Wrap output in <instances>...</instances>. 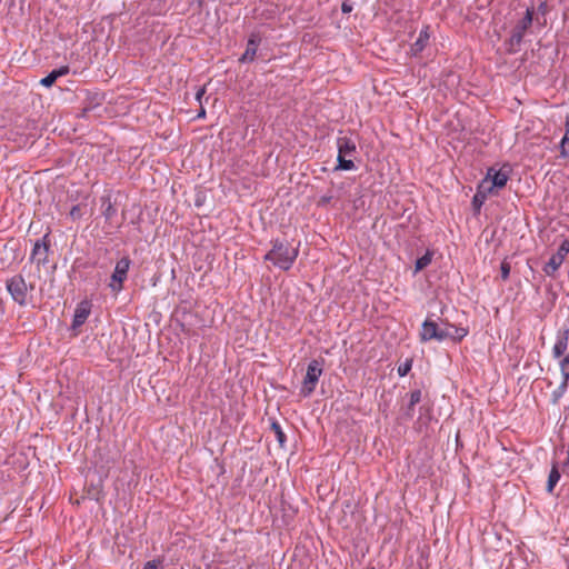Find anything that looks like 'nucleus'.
<instances>
[{"label":"nucleus","instance_id":"obj_33","mask_svg":"<svg viewBox=\"0 0 569 569\" xmlns=\"http://www.w3.org/2000/svg\"><path fill=\"white\" fill-rule=\"evenodd\" d=\"M567 126H569V123H568V122H567ZM563 138H569V127L567 128V130H566V133H565Z\"/></svg>","mask_w":569,"mask_h":569},{"label":"nucleus","instance_id":"obj_26","mask_svg":"<svg viewBox=\"0 0 569 569\" xmlns=\"http://www.w3.org/2000/svg\"><path fill=\"white\" fill-rule=\"evenodd\" d=\"M69 216L73 220L80 219L82 217L81 206L80 204L73 206L69 212Z\"/></svg>","mask_w":569,"mask_h":569},{"label":"nucleus","instance_id":"obj_1","mask_svg":"<svg viewBox=\"0 0 569 569\" xmlns=\"http://www.w3.org/2000/svg\"><path fill=\"white\" fill-rule=\"evenodd\" d=\"M297 256L298 248L290 246L288 242L277 240L264 259L271 261L282 270H288L291 268Z\"/></svg>","mask_w":569,"mask_h":569},{"label":"nucleus","instance_id":"obj_11","mask_svg":"<svg viewBox=\"0 0 569 569\" xmlns=\"http://www.w3.org/2000/svg\"><path fill=\"white\" fill-rule=\"evenodd\" d=\"M70 71L68 66H62L59 69L52 70L47 77L40 80V84L43 87H51L58 78L68 74Z\"/></svg>","mask_w":569,"mask_h":569},{"label":"nucleus","instance_id":"obj_8","mask_svg":"<svg viewBox=\"0 0 569 569\" xmlns=\"http://www.w3.org/2000/svg\"><path fill=\"white\" fill-rule=\"evenodd\" d=\"M509 177L507 172L502 170H493L490 169L487 178L485 180L489 181V184H487V191L492 192L493 188H503L508 181Z\"/></svg>","mask_w":569,"mask_h":569},{"label":"nucleus","instance_id":"obj_15","mask_svg":"<svg viewBox=\"0 0 569 569\" xmlns=\"http://www.w3.org/2000/svg\"><path fill=\"white\" fill-rule=\"evenodd\" d=\"M428 41H429V34H428L427 30L420 31L418 39L411 46L412 54L420 53L426 48Z\"/></svg>","mask_w":569,"mask_h":569},{"label":"nucleus","instance_id":"obj_19","mask_svg":"<svg viewBox=\"0 0 569 569\" xmlns=\"http://www.w3.org/2000/svg\"><path fill=\"white\" fill-rule=\"evenodd\" d=\"M560 479V473L558 471L557 466H553L550 470L547 483V491L551 493L553 491L555 486L558 483Z\"/></svg>","mask_w":569,"mask_h":569},{"label":"nucleus","instance_id":"obj_16","mask_svg":"<svg viewBox=\"0 0 569 569\" xmlns=\"http://www.w3.org/2000/svg\"><path fill=\"white\" fill-rule=\"evenodd\" d=\"M562 262L563 261L561 260L560 257L552 254L551 258L549 259V261L545 264L543 271L548 276H551L559 269V267L562 264Z\"/></svg>","mask_w":569,"mask_h":569},{"label":"nucleus","instance_id":"obj_3","mask_svg":"<svg viewBox=\"0 0 569 569\" xmlns=\"http://www.w3.org/2000/svg\"><path fill=\"white\" fill-rule=\"evenodd\" d=\"M321 375H322L321 362L317 359H313L308 365L307 373L303 379V383H302V388H301V392L305 397H308L313 392Z\"/></svg>","mask_w":569,"mask_h":569},{"label":"nucleus","instance_id":"obj_4","mask_svg":"<svg viewBox=\"0 0 569 569\" xmlns=\"http://www.w3.org/2000/svg\"><path fill=\"white\" fill-rule=\"evenodd\" d=\"M7 289L16 302L21 306L27 303L29 287L21 276H14L9 279L7 281ZM32 289L33 287L30 286V290Z\"/></svg>","mask_w":569,"mask_h":569},{"label":"nucleus","instance_id":"obj_10","mask_svg":"<svg viewBox=\"0 0 569 569\" xmlns=\"http://www.w3.org/2000/svg\"><path fill=\"white\" fill-rule=\"evenodd\" d=\"M569 330H565L557 336V341L552 348L555 358H560L568 349Z\"/></svg>","mask_w":569,"mask_h":569},{"label":"nucleus","instance_id":"obj_28","mask_svg":"<svg viewBox=\"0 0 569 569\" xmlns=\"http://www.w3.org/2000/svg\"><path fill=\"white\" fill-rule=\"evenodd\" d=\"M561 154L569 157V138H562L561 140Z\"/></svg>","mask_w":569,"mask_h":569},{"label":"nucleus","instance_id":"obj_2","mask_svg":"<svg viewBox=\"0 0 569 569\" xmlns=\"http://www.w3.org/2000/svg\"><path fill=\"white\" fill-rule=\"evenodd\" d=\"M338 147V164L336 170H353V158L357 153V147L352 139L348 137H340L337 140Z\"/></svg>","mask_w":569,"mask_h":569},{"label":"nucleus","instance_id":"obj_18","mask_svg":"<svg viewBox=\"0 0 569 569\" xmlns=\"http://www.w3.org/2000/svg\"><path fill=\"white\" fill-rule=\"evenodd\" d=\"M257 48H258V43L253 39H250L248 41L247 49L240 60L241 61H252L254 59Z\"/></svg>","mask_w":569,"mask_h":569},{"label":"nucleus","instance_id":"obj_29","mask_svg":"<svg viewBox=\"0 0 569 569\" xmlns=\"http://www.w3.org/2000/svg\"><path fill=\"white\" fill-rule=\"evenodd\" d=\"M341 10L343 13H349L352 11V4L349 2H343L341 6Z\"/></svg>","mask_w":569,"mask_h":569},{"label":"nucleus","instance_id":"obj_31","mask_svg":"<svg viewBox=\"0 0 569 569\" xmlns=\"http://www.w3.org/2000/svg\"><path fill=\"white\" fill-rule=\"evenodd\" d=\"M563 395H565V392L561 393L560 386H559L558 389L553 392L555 400H557L559 397H561Z\"/></svg>","mask_w":569,"mask_h":569},{"label":"nucleus","instance_id":"obj_9","mask_svg":"<svg viewBox=\"0 0 569 569\" xmlns=\"http://www.w3.org/2000/svg\"><path fill=\"white\" fill-rule=\"evenodd\" d=\"M90 315V303L88 301L80 302L76 310L72 321V327L77 328L82 326Z\"/></svg>","mask_w":569,"mask_h":569},{"label":"nucleus","instance_id":"obj_32","mask_svg":"<svg viewBox=\"0 0 569 569\" xmlns=\"http://www.w3.org/2000/svg\"><path fill=\"white\" fill-rule=\"evenodd\" d=\"M203 93H204V89L199 90L197 92V99L200 100Z\"/></svg>","mask_w":569,"mask_h":569},{"label":"nucleus","instance_id":"obj_20","mask_svg":"<svg viewBox=\"0 0 569 569\" xmlns=\"http://www.w3.org/2000/svg\"><path fill=\"white\" fill-rule=\"evenodd\" d=\"M431 253L427 252L426 254H423L422 257H420L419 259H417L416 261V272H419L421 271L422 269H425L427 266L430 264L431 262Z\"/></svg>","mask_w":569,"mask_h":569},{"label":"nucleus","instance_id":"obj_24","mask_svg":"<svg viewBox=\"0 0 569 569\" xmlns=\"http://www.w3.org/2000/svg\"><path fill=\"white\" fill-rule=\"evenodd\" d=\"M412 361L406 360L403 363H401L397 371L400 377H405L410 370H411Z\"/></svg>","mask_w":569,"mask_h":569},{"label":"nucleus","instance_id":"obj_21","mask_svg":"<svg viewBox=\"0 0 569 569\" xmlns=\"http://www.w3.org/2000/svg\"><path fill=\"white\" fill-rule=\"evenodd\" d=\"M420 400H421V391L420 390H413L410 393V403H409V408H408V416H410V417L412 416L413 406L419 403Z\"/></svg>","mask_w":569,"mask_h":569},{"label":"nucleus","instance_id":"obj_34","mask_svg":"<svg viewBox=\"0 0 569 569\" xmlns=\"http://www.w3.org/2000/svg\"><path fill=\"white\" fill-rule=\"evenodd\" d=\"M203 116H204V110L202 109V110L199 112L198 117H203Z\"/></svg>","mask_w":569,"mask_h":569},{"label":"nucleus","instance_id":"obj_35","mask_svg":"<svg viewBox=\"0 0 569 569\" xmlns=\"http://www.w3.org/2000/svg\"><path fill=\"white\" fill-rule=\"evenodd\" d=\"M199 6H202L203 0H196Z\"/></svg>","mask_w":569,"mask_h":569},{"label":"nucleus","instance_id":"obj_30","mask_svg":"<svg viewBox=\"0 0 569 569\" xmlns=\"http://www.w3.org/2000/svg\"><path fill=\"white\" fill-rule=\"evenodd\" d=\"M143 569H158V566L154 561H148Z\"/></svg>","mask_w":569,"mask_h":569},{"label":"nucleus","instance_id":"obj_23","mask_svg":"<svg viewBox=\"0 0 569 569\" xmlns=\"http://www.w3.org/2000/svg\"><path fill=\"white\" fill-rule=\"evenodd\" d=\"M569 253V241L565 240L558 248L557 253H555L557 257H560L561 260H565V257Z\"/></svg>","mask_w":569,"mask_h":569},{"label":"nucleus","instance_id":"obj_14","mask_svg":"<svg viewBox=\"0 0 569 569\" xmlns=\"http://www.w3.org/2000/svg\"><path fill=\"white\" fill-rule=\"evenodd\" d=\"M560 371L562 376V381L560 383L561 393L567 391L568 382H569V351L562 360L560 361Z\"/></svg>","mask_w":569,"mask_h":569},{"label":"nucleus","instance_id":"obj_25","mask_svg":"<svg viewBox=\"0 0 569 569\" xmlns=\"http://www.w3.org/2000/svg\"><path fill=\"white\" fill-rule=\"evenodd\" d=\"M117 213V209L112 206L110 201H107V206L103 210V214L107 219H111Z\"/></svg>","mask_w":569,"mask_h":569},{"label":"nucleus","instance_id":"obj_7","mask_svg":"<svg viewBox=\"0 0 569 569\" xmlns=\"http://www.w3.org/2000/svg\"><path fill=\"white\" fill-rule=\"evenodd\" d=\"M532 16H533V9L528 8L525 17L517 23V26L512 30V33L510 37L511 43L519 44L522 41V38H523L526 31L532 24Z\"/></svg>","mask_w":569,"mask_h":569},{"label":"nucleus","instance_id":"obj_6","mask_svg":"<svg viewBox=\"0 0 569 569\" xmlns=\"http://www.w3.org/2000/svg\"><path fill=\"white\" fill-rule=\"evenodd\" d=\"M130 263H131V261L127 257L121 258L117 262L114 271L111 276V282L109 284L112 291L119 292L122 289V283L127 278V273L129 271Z\"/></svg>","mask_w":569,"mask_h":569},{"label":"nucleus","instance_id":"obj_5","mask_svg":"<svg viewBox=\"0 0 569 569\" xmlns=\"http://www.w3.org/2000/svg\"><path fill=\"white\" fill-rule=\"evenodd\" d=\"M450 336L449 329L443 327H439L437 322L426 319L422 323V328L420 331V339L421 341H429V340H438L442 341L448 339Z\"/></svg>","mask_w":569,"mask_h":569},{"label":"nucleus","instance_id":"obj_12","mask_svg":"<svg viewBox=\"0 0 569 569\" xmlns=\"http://www.w3.org/2000/svg\"><path fill=\"white\" fill-rule=\"evenodd\" d=\"M487 184H489V181L483 180L480 183L476 194L472 198V204L477 210L480 209V207L483 204L485 200L487 199V196L490 193L487 191Z\"/></svg>","mask_w":569,"mask_h":569},{"label":"nucleus","instance_id":"obj_22","mask_svg":"<svg viewBox=\"0 0 569 569\" xmlns=\"http://www.w3.org/2000/svg\"><path fill=\"white\" fill-rule=\"evenodd\" d=\"M271 429L274 431V435L277 437V440L278 442L280 443V446L282 447L284 441H286V435L284 432L282 431L280 425L276 421H273L271 423Z\"/></svg>","mask_w":569,"mask_h":569},{"label":"nucleus","instance_id":"obj_17","mask_svg":"<svg viewBox=\"0 0 569 569\" xmlns=\"http://www.w3.org/2000/svg\"><path fill=\"white\" fill-rule=\"evenodd\" d=\"M445 328L449 329L450 336L448 339H452V340H457V341H460L461 339H463L468 333L467 329L461 328V327H456L452 325H448V323L445 325Z\"/></svg>","mask_w":569,"mask_h":569},{"label":"nucleus","instance_id":"obj_27","mask_svg":"<svg viewBox=\"0 0 569 569\" xmlns=\"http://www.w3.org/2000/svg\"><path fill=\"white\" fill-rule=\"evenodd\" d=\"M501 278L507 280L510 274V264L508 262H502L500 267Z\"/></svg>","mask_w":569,"mask_h":569},{"label":"nucleus","instance_id":"obj_13","mask_svg":"<svg viewBox=\"0 0 569 569\" xmlns=\"http://www.w3.org/2000/svg\"><path fill=\"white\" fill-rule=\"evenodd\" d=\"M47 253L48 247L44 243L37 241L33 246L31 259L38 264L44 263L47 261Z\"/></svg>","mask_w":569,"mask_h":569}]
</instances>
